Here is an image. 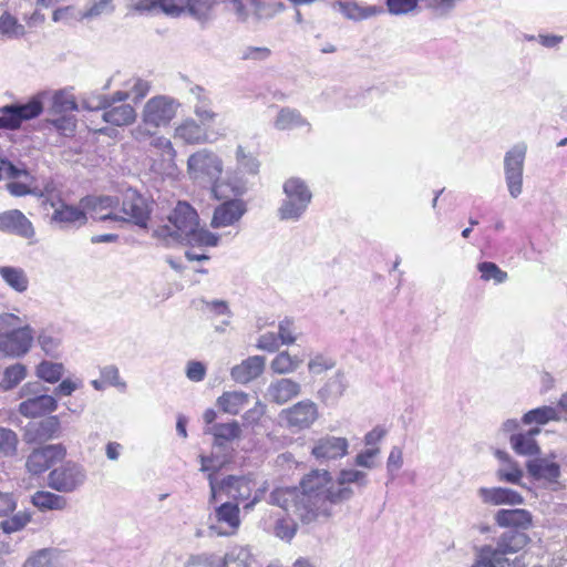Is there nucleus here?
I'll use <instances>...</instances> for the list:
<instances>
[{"label":"nucleus","mask_w":567,"mask_h":567,"mask_svg":"<svg viewBox=\"0 0 567 567\" xmlns=\"http://www.w3.org/2000/svg\"><path fill=\"white\" fill-rule=\"evenodd\" d=\"M557 420H559V416L556 409L547 405L530 410L523 416L524 424L536 423L537 425H544L549 421Z\"/></svg>","instance_id":"58836bf2"},{"label":"nucleus","mask_w":567,"mask_h":567,"mask_svg":"<svg viewBox=\"0 0 567 567\" xmlns=\"http://www.w3.org/2000/svg\"><path fill=\"white\" fill-rule=\"evenodd\" d=\"M234 7L236 13L243 20L249 17L262 18L268 14L266 3L260 0H234Z\"/></svg>","instance_id":"72a5a7b5"},{"label":"nucleus","mask_w":567,"mask_h":567,"mask_svg":"<svg viewBox=\"0 0 567 567\" xmlns=\"http://www.w3.org/2000/svg\"><path fill=\"white\" fill-rule=\"evenodd\" d=\"M23 567H56L51 549H41L30 556Z\"/></svg>","instance_id":"09e8293b"},{"label":"nucleus","mask_w":567,"mask_h":567,"mask_svg":"<svg viewBox=\"0 0 567 567\" xmlns=\"http://www.w3.org/2000/svg\"><path fill=\"white\" fill-rule=\"evenodd\" d=\"M56 409V400L49 394H41L22 401L19 404L20 414L29 419L41 417L45 414L54 412Z\"/></svg>","instance_id":"412c9836"},{"label":"nucleus","mask_w":567,"mask_h":567,"mask_svg":"<svg viewBox=\"0 0 567 567\" xmlns=\"http://www.w3.org/2000/svg\"><path fill=\"white\" fill-rule=\"evenodd\" d=\"M78 110V103L74 97L64 93H55L52 99L51 112L55 115L72 113Z\"/></svg>","instance_id":"de8ad7c7"},{"label":"nucleus","mask_w":567,"mask_h":567,"mask_svg":"<svg viewBox=\"0 0 567 567\" xmlns=\"http://www.w3.org/2000/svg\"><path fill=\"white\" fill-rule=\"evenodd\" d=\"M336 361L323 354H317L308 363V369L312 374H321L334 368Z\"/></svg>","instance_id":"864d4df0"},{"label":"nucleus","mask_w":567,"mask_h":567,"mask_svg":"<svg viewBox=\"0 0 567 567\" xmlns=\"http://www.w3.org/2000/svg\"><path fill=\"white\" fill-rule=\"evenodd\" d=\"M29 522L30 516L28 514H18L1 522V528L6 533H13L23 528Z\"/></svg>","instance_id":"4d7b16f0"},{"label":"nucleus","mask_w":567,"mask_h":567,"mask_svg":"<svg viewBox=\"0 0 567 567\" xmlns=\"http://www.w3.org/2000/svg\"><path fill=\"white\" fill-rule=\"evenodd\" d=\"M281 344L279 336L274 332H267L259 337L257 348L269 352H275Z\"/></svg>","instance_id":"13d9d810"},{"label":"nucleus","mask_w":567,"mask_h":567,"mask_svg":"<svg viewBox=\"0 0 567 567\" xmlns=\"http://www.w3.org/2000/svg\"><path fill=\"white\" fill-rule=\"evenodd\" d=\"M181 103L168 95H155L146 101L141 113V123L131 131L136 142H145L161 128L171 126L177 117Z\"/></svg>","instance_id":"f03ea898"},{"label":"nucleus","mask_w":567,"mask_h":567,"mask_svg":"<svg viewBox=\"0 0 567 567\" xmlns=\"http://www.w3.org/2000/svg\"><path fill=\"white\" fill-rule=\"evenodd\" d=\"M59 430V420L56 416H51L40 423L39 433L47 439L52 437Z\"/></svg>","instance_id":"0e129e2a"},{"label":"nucleus","mask_w":567,"mask_h":567,"mask_svg":"<svg viewBox=\"0 0 567 567\" xmlns=\"http://www.w3.org/2000/svg\"><path fill=\"white\" fill-rule=\"evenodd\" d=\"M302 360L291 355L288 351L279 352L271 361L270 368L277 374H287L293 372Z\"/></svg>","instance_id":"c9c22d12"},{"label":"nucleus","mask_w":567,"mask_h":567,"mask_svg":"<svg viewBox=\"0 0 567 567\" xmlns=\"http://www.w3.org/2000/svg\"><path fill=\"white\" fill-rule=\"evenodd\" d=\"M538 427L530 429L526 433H518L511 436L513 450L520 455H536L539 447L535 441V435L539 434Z\"/></svg>","instance_id":"c756f323"},{"label":"nucleus","mask_w":567,"mask_h":567,"mask_svg":"<svg viewBox=\"0 0 567 567\" xmlns=\"http://www.w3.org/2000/svg\"><path fill=\"white\" fill-rule=\"evenodd\" d=\"M65 456V450L61 445H49L34 450L28 457L27 470L39 475L49 470L56 461Z\"/></svg>","instance_id":"2eb2a0df"},{"label":"nucleus","mask_w":567,"mask_h":567,"mask_svg":"<svg viewBox=\"0 0 567 567\" xmlns=\"http://www.w3.org/2000/svg\"><path fill=\"white\" fill-rule=\"evenodd\" d=\"M208 482L210 487V499L214 502L218 493H225L228 497L241 502L249 499L252 493L254 482L245 476H228L220 483L216 480V471L208 473Z\"/></svg>","instance_id":"6e6552de"},{"label":"nucleus","mask_w":567,"mask_h":567,"mask_svg":"<svg viewBox=\"0 0 567 567\" xmlns=\"http://www.w3.org/2000/svg\"><path fill=\"white\" fill-rule=\"evenodd\" d=\"M94 110H102V118L112 126H128L136 120L135 109L127 103H100Z\"/></svg>","instance_id":"6ab92c4d"},{"label":"nucleus","mask_w":567,"mask_h":567,"mask_svg":"<svg viewBox=\"0 0 567 567\" xmlns=\"http://www.w3.org/2000/svg\"><path fill=\"white\" fill-rule=\"evenodd\" d=\"M496 456L504 462H507L509 464V470H499L497 472V477L502 482H509V483H518L523 476L522 470L518 467L517 463L513 462L508 454L503 451H497Z\"/></svg>","instance_id":"c03bdc74"},{"label":"nucleus","mask_w":567,"mask_h":567,"mask_svg":"<svg viewBox=\"0 0 567 567\" xmlns=\"http://www.w3.org/2000/svg\"><path fill=\"white\" fill-rule=\"evenodd\" d=\"M0 32L8 38H22L25 35V28L10 12L4 11L0 16Z\"/></svg>","instance_id":"a19ab883"},{"label":"nucleus","mask_w":567,"mask_h":567,"mask_svg":"<svg viewBox=\"0 0 567 567\" xmlns=\"http://www.w3.org/2000/svg\"><path fill=\"white\" fill-rule=\"evenodd\" d=\"M168 221L171 225L158 227L155 230L158 237H188L198 226V215L188 203L178 202L169 215Z\"/></svg>","instance_id":"39448f33"},{"label":"nucleus","mask_w":567,"mask_h":567,"mask_svg":"<svg viewBox=\"0 0 567 567\" xmlns=\"http://www.w3.org/2000/svg\"><path fill=\"white\" fill-rule=\"evenodd\" d=\"M192 240L199 246L214 247L218 244L219 237L207 229H194V233H190Z\"/></svg>","instance_id":"5fc2aeb1"},{"label":"nucleus","mask_w":567,"mask_h":567,"mask_svg":"<svg viewBox=\"0 0 567 567\" xmlns=\"http://www.w3.org/2000/svg\"><path fill=\"white\" fill-rule=\"evenodd\" d=\"M365 473L358 470H341L334 480L336 488H346L350 492V498L353 495L352 488L349 487L351 483H364Z\"/></svg>","instance_id":"49530a36"},{"label":"nucleus","mask_w":567,"mask_h":567,"mask_svg":"<svg viewBox=\"0 0 567 567\" xmlns=\"http://www.w3.org/2000/svg\"><path fill=\"white\" fill-rule=\"evenodd\" d=\"M18 436L10 430L0 427V452L4 455H13L17 452Z\"/></svg>","instance_id":"8fccbe9b"},{"label":"nucleus","mask_w":567,"mask_h":567,"mask_svg":"<svg viewBox=\"0 0 567 567\" xmlns=\"http://www.w3.org/2000/svg\"><path fill=\"white\" fill-rule=\"evenodd\" d=\"M117 202L112 197H100L94 200L92 206L91 217L94 220L104 221V220H120L118 214L115 212L117 206Z\"/></svg>","instance_id":"2f4dec72"},{"label":"nucleus","mask_w":567,"mask_h":567,"mask_svg":"<svg viewBox=\"0 0 567 567\" xmlns=\"http://www.w3.org/2000/svg\"><path fill=\"white\" fill-rule=\"evenodd\" d=\"M334 6L346 18L355 21L368 19L379 12L374 7H360L354 1H338Z\"/></svg>","instance_id":"f704fd0d"},{"label":"nucleus","mask_w":567,"mask_h":567,"mask_svg":"<svg viewBox=\"0 0 567 567\" xmlns=\"http://www.w3.org/2000/svg\"><path fill=\"white\" fill-rule=\"evenodd\" d=\"M31 504L40 512L63 511L68 506V501L64 496L49 491H37L31 496Z\"/></svg>","instance_id":"c85d7f7f"},{"label":"nucleus","mask_w":567,"mask_h":567,"mask_svg":"<svg viewBox=\"0 0 567 567\" xmlns=\"http://www.w3.org/2000/svg\"><path fill=\"white\" fill-rule=\"evenodd\" d=\"M306 124L305 118L296 110L282 109L276 118L275 126L278 130H292Z\"/></svg>","instance_id":"37998d69"},{"label":"nucleus","mask_w":567,"mask_h":567,"mask_svg":"<svg viewBox=\"0 0 567 567\" xmlns=\"http://www.w3.org/2000/svg\"><path fill=\"white\" fill-rule=\"evenodd\" d=\"M481 278L484 281L493 280L495 284H503L507 280V272L502 270L495 262L483 261L477 265Z\"/></svg>","instance_id":"a18cd8bd"},{"label":"nucleus","mask_w":567,"mask_h":567,"mask_svg":"<svg viewBox=\"0 0 567 567\" xmlns=\"http://www.w3.org/2000/svg\"><path fill=\"white\" fill-rule=\"evenodd\" d=\"M152 138L151 145L159 151L163 156L167 155L169 159H174L176 157V150L169 138L165 136H157V134Z\"/></svg>","instance_id":"6e6d98bb"},{"label":"nucleus","mask_w":567,"mask_h":567,"mask_svg":"<svg viewBox=\"0 0 567 567\" xmlns=\"http://www.w3.org/2000/svg\"><path fill=\"white\" fill-rule=\"evenodd\" d=\"M349 499L350 492L336 488L332 474L323 468H312L298 485L277 487L270 493V503L293 515L302 526L329 519L331 506Z\"/></svg>","instance_id":"f257e3e1"},{"label":"nucleus","mask_w":567,"mask_h":567,"mask_svg":"<svg viewBox=\"0 0 567 567\" xmlns=\"http://www.w3.org/2000/svg\"><path fill=\"white\" fill-rule=\"evenodd\" d=\"M271 51L266 47H248L243 51V60H266Z\"/></svg>","instance_id":"052dcab7"},{"label":"nucleus","mask_w":567,"mask_h":567,"mask_svg":"<svg viewBox=\"0 0 567 567\" xmlns=\"http://www.w3.org/2000/svg\"><path fill=\"white\" fill-rule=\"evenodd\" d=\"M249 404V395L243 391H226L217 398L218 409L230 415L239 414Z\"/></svg>","instance_id":"393cba45"},{"label":"nucleus","mask_w":567,"mask_h":567,"mask_svg":"<svg viewBox=\"0 0 567 567\" xmlns=\"http://www.w3.org/2000/svg\"><path fill=\"white\" fill-rule=\"evenodd\" d=\"M0 277L14 291L23 293L29 288V278L22 268L1 266Z\"/></svg>","instance_id":"7c9ffc66"},{"label":"nucleus","mask_w":567,"mask_h":567,"mask_svg":"<svg viewBox=\"0 0 567 567\" xmlns=\"http://www.w3.org/2000/svg\"><path fill=\"white\" fill-rule=\"evenodd\" d=\"M37 377L48 383H56L60 381L64 373L62 363L41 361L35 368Z\"/></svg>","instance_id":"4c0bfd02"},{"label":"nucleus","mask_w":567,"mask_h":567,"mask_svg":"<svg viewBox=\"0 0 567 567\" xmlns=\"http://www.w3.org/2000/svg\"><path fill=\"white\" fill-rule=\"evenodd\" d=\"M300 392V385L291 379H281L270 384L268 394L271 401L284 404L296 398Z\"/></svg>","instance_id":"bb28decb"},{"label":"nucleus","mask_w":567,"mask_h":567,"mask_svg":"<svg viewBox=\"0 0 567 567\" xmlns=\"http://www.w3.org/2000/svg\"><path fill=\"white\" fill-rule=\"evenodd\" d=\"M27 377V368L22 363H14L7 367L0 383L6 391L16 388Z\"/></svg>","instance_id":"ea45409f"},{"label":"nucleus","mask_w":567,"mask_h":567,"mask_svg":"<svg viewBox=\"0 0 567 567\" xmlns=\"http://www.w3.org/2000/svg\"><path fill=\"white\" fill-rule=\"evenodd\" d=\"M16 501L11 493L0 492V516H7L16 509Z\"/></svg>","instance_id":"338daca9"},{"label":"nucleus","mask_w":567,"mask_h":567,"mask_svg":"<svg viewBox=\"0 0 567 567\" xmlns=\"http://www.w3.org/2000/svg\"><path fill=\"white\" fill-rule=\"evenodd\" d=\"M403 464V453L400 447L394 446L388 457V471L389 472H396L401 468Z\"/></svg>","instance_id":"69168bd1"},{"label":"nucleus","mask_w":567,"mask_h":567,"mask_svg":"<svg viewBox=\"0 0 567 567\" xmlns=\"http://www.w3.org/2000/svg\"><path fill=\"white\" fill-rule=\"evenodd\" d=\"M287 200L279 208L282 219H295L301 216L311 202V192L306 183L298 177H290L284 184Z\"/></svg>","instance_id":"423d86ee"},{"label":"nucleus","mask_w":567,"mask_h":567,"mask_svg":"<svg viewBox=\"0 0 567 567\" xmlns=\"http://www.w3.org/2000/svg\"><path fill=\"white\" fill-rule=\"evenodd\" d=\"M292 515L287 514V516H282L278 518L274 525V534L276 537L280 538L286 543H290L298 532V523L300 522L293 519Z\"/></svg>","instance_id":"e433bc0d"},{"label":"nucleus","mask_w":567,"mask_h":567,"mask_svg":"<svg viewBox=\"0 0 567 567\" xmlns=\"http://www.w3.org/2000/svg\"><path fill=\"white\" fill-rule=\"evenodd\" d=\"M265 414V405L257 401L254 408L249 409L244 415L243 419L247 424H256L259 422L261 416Z\"/></svg>","instance_id":"e2e57ef3"},{"label":"nucleus","mask_w":567,"mask_h":567,"mask_svg":"<svg viewBox=\"0 0 567 567\" xmlns=\"http://www.w3.org/2000/svg\"><path fill=\"white\" fill-rule=\"evenodd\" d=\"M0 231L32 239L35 235L32 223L19 209L0 213Z\"/></svg>","instance_id":"a211bd4d"},{"label":"nucleus","mask_w":567,"mask_h":567,"mask_svg":"<svg viewBox=\"0 0 567 567\" xmlns=\"http://www.w3.org/2000/svg\"><path fill=\"white\" fill-rule=\"evenodd\" d=\"M51 124L63 136H72L76 128V118L73 115H62L51 121Z\"/></svg>","instance_id":"603ef678"},{"label":"nucleus","mask_w":567,"mask_h":567,"mask_svg":"<svg viewBox=\"0 0 567 567\" xmlns=\"http://www.w3.org/2000/svg\"><path fill=\"white\" fill-rule=\"evenodd\" d=\"M527 152L524 143L514 145L505 155L504 166L508 190L513 197L522 193L523 168Z\"/></svg>","instance_id":"9b49d317"},{"label":"nucleus","mask_w":567,"mask_h":567,"mask_svg":"<svg viewBox=\"0 0 567 567\" xmlns=\"http://www.w3.org/2000/svg\"><path fill=\"white\" fill-rule=\"evenodd\" d=\"M186 375L190 381H203L206 375V367L199 361H190L187 364Z\"/></svg>","instance_id":"bf43d9fd"},{"label":"nucleus","mask_w":567,"mask_h":567,"mask_svg":"<svg viewBox=\"0 0 567 567\" xmlns=\"http://www.w3.org/2000/svg\"><path fill=\"white\" fill-rule=\"evenodd\" d=\"M84 474L75 464H65L49 474V486L58 492L70 493L84 482Z\"/></svg>","instance_id":"ddd939ff"},{"label":"nucleus","mask_w":567,"mask_h":567,"mask_svg":"<svg viewBox=\"0 0 567 567\" xmlns=\"http://www.w3.org/2000/svg\"><path fill=\"white\" fill-rule=\"evenodd\" d=\"M224 171L221 158L213 151L202 148L189 155L187 159V174L194 182L212 187L217 199L229 197L224 192V184L219 182Z\"/></svg>","instance_id":"7ed1b4c3"},{"label":"nucleus","mask_w":567,"mask_h":567,"mask_svg":"<svg viewBox=\"0 0 567 567\" xmlns=\"http://www.w3.org/2000/svg\"><path fill=\"white\" fill-rule=\"evenodd\" d=\"M190 4V0H138L137 7L151 10L159 7L165 13L178 16L185 11Z\"/></svg>","instance_id":"473e14b6"},{"label":"nucleus","mask_w":567,"mask_h":567,"mask_svg":"<svg viewBox=\"0 0 567 567\" xmlns=\"http://www.w3.org/2000/svg\"><path fill=\"white\" fill-rule=\"evenodd\" d=\"M152 204L147 198L133 189H127L122 197L120 220L146 228L151 219Z\"/></svg>","instance_id":"0eeeda50"},{"label":"nucleus","mask_w":567,"mask_h":567,"mask_svg":"<svg viewBox=\"0 0 567 567\" xmlns=\"http://www.w3.org/2000/svg\"><path fill=\"white\" fill-rule=\"evenodd\" d=\"M265 369V358L252 355L231 369V378L238 383H248L258 378Z\"/></svg>","instance_id":"b1692460"},{"label":"nucleus","mask_w":567,"mask_h":567,"mask_svg":"<svg viewBox=\"0 0 567 567\" xmlns=\"http://www.w3.org/2000/svg\"><path fill=\"white\" fill-rule=\"evenodd\" d=\"M216 518L218 523H225L227 529L219 532V535H234L240 526L239 507L238 504L224 503L216 508Z\"/></svg>","instance_id":"cd10ccee"},{"label":"nucleus","mask_w":567,"mask_h":567,"mask_svg":"<svg viewBox=\"0 0 567 567\" xmlns=\"http://www.w3.org/2000/svg\"><path fill=\"white\" fill-rule=\"evenodd\" d=\"M529 540L528 535L524 532H506L498 538L496 548L485 546L481 549L480 559L473 567H496L501 563L502 556L522 550Z\"/></svg>","instance_id":"20e7f679"},{"label":"nucleus","mask_w":567,"mask_h":567,"mask_svg":"<svg viewBox=\"0 0 567 567\" xmlns=\"http://www.w3.org/2000/svg\"><path fill=\"white\" fill-rule=\"evenodd\" d=\"M478 494L485 504L489 505H520L524 503L523 496L509 488L504 487H481Z\"/></svg>","instance_id":"5701e85b"},{"label":"nucleus","mask_w":567,"mask_h":567,"mask_svg":"<svg viewBox=\"0 0 567 567\" xmlns=\"http://www.w3.org/2000/svg\"><path fill=\"white\" fill-rule=\"evenodd\" d=\"M245 212L246 206L243 200H226L215 208L210 223L212 227L221 228L231 226L241 218Z\"/></svg>","instance_id":"aec40b11"},{"label":"nucleus","mask_w":567,"mask_h":567,"mask_svg":"<svg viewBox=\"0 0 567 567\" xmlns=\"http://www.w3.org/2000/svg\"><path fill=\"white\" fill-rule=\"evenodd\" d=\"M278 336L281 344H292L297 340L295 322L290 318H285L279 322Z\"/></svg>","instance_id":"3c124183"},{"label":"nucleus","mask_w":567,"mask_h":567,"mask_svg":"<svg viewBox=\"0 0 567 567\" xmlns=\"http://www.w3.org/2000/svg\"><path fill=\"white\" fill-rule=\"evenodd\" d=\"M348 447L346 437L326 435L315 442L311 455L320 462L336 461L347 455Z\"/></svg>","instance_id":"4468645a"},{"label":"nucleus","mask_w":567,"mask_h":567,"mask_svg":"<svg viewBox=\"0 0 567 567\" xmlns=\"http://www.w3.org/2000/svg\"><path fill=\"white\" fill-rule=\"evenodd\" d=\"M45 204L54 209L52 220L63 225H84L86 223V214L81 208L65 204L59 195L48 194Z\"/></svg>","instance_id":"dca6fc26"},{"label":"nucleus","mask_w":567,"mask_h":567,"mask_svg":"<svg viewBox=\"0 0 567 567\" xmlns=\"http://www.w3.org/2000/svg\"><path fill=\"white\" fill-rule=\"evenodd\" d=\"M528 473L536 480H544L556 483L560 475V467L557 463L546 458H536L527 464Z\"/></svg>","instance_id":"a878e982"},{"label":"nucleus","mask_w":567,"mask_h":567,"mask_svg":"<svg viewBox=\"0 0 567 567\" xmlns=\"http://www.w3.org/2000/svg\"><path fill=\"white\" fill-rule=\"evenodd\" d=\"M173 137L184 145H200L210 142L209 128L192 117L182 120L173 132Z\"/></svg>","instance_id":"f3484780"},{"label":"nucleus","mask_w":567,"mask_h":567,"mask_svg":"<svg viewBox=\"0 0 567 567\" xmlns=\"http://www.w3.org/2000/svg\"><path fill=\"white\" fill-rule=\"evenodd\" d=\"M43 111L39 97H32L25 104H12L0 107V128L18 130L22 122L38 117Z\"/></svg>","instance_id":"9d476101"},{"label":"nucleus","mask_w":567,"mask_h":567,"mask_svg":"<svg viewBox=\"0 0 567 567\" xmlns=\"http://www.w3.org/2000/svg\"><path fill=\"white\" fill-rule=\"evenodd\" d=\"M207 433L214 435L216 441H231L239 437L241 430L237 421L214 424Z\"/></svg>","instance_id":"79ce46f5"},{"label":"nucleus","mask_w":567,"mask_h":567,"mask_svg":"<svg viewBox=\"0 0 567 567\" xmlns=\"http://www.w3.org/2000/svg\"><path fill=\"white\" fill-rule=\"evenodd\" d=\"M497 526L526 530L533 525V516L527 509H499L495 515Z\"/></svg>","instance_id":"4be33fe9"},{"label":"nucleus","mask_w":567,"mask_h":567,"mask_svg":"<svg viewBox=\"0 0 567 567\" xmlns=\"http://www.w3.org/2000/svg\"><path fill=\"white\" fill-rule=\"evenodd\" d=\"M240 555L241 553H227L224 557V567H248L246 559Z\"/></svg>","instance_id":"774afa93"},{"label":"nucleus","mask_w":567,"mask_h":567,"mask_svg":"<svg viewBox=\"0 0 567 567\" xmlns=\"http://www.w3.org/2000/svg\"><path fill=\"white\" fill-rule=\"evenodd\" d=\"M34 330L22 326L0 333V353L7 358H21L32 348Z\"/></svg>","instance_id":"1a4fd4ad"},{"label":"nucleus","mask_w":567,"mask_h":567,"mask_svg":"<svg viewBox=\"0 0 567 567\" xmlns=\"http://www.w3.org/2000/svg\"><path fill=\"white\" fill-rule=\"evenodd\" d=\"M318 416V406L310 400L300 401L281 412V417L286 422V425L295 430L310 427L317 421Z\"/></svg>","instance_id":"f8f14e48"},{"label":"nucleus","mask_w":567,"mask_h":567,"mask_svg":"<svg viewBox=\"0 0 567 567\" xmlns=\"http://www.w3.org/2000/svg\"><path fill=\"white\" fill-rule=\"evenodd\" d=\"M195 115L198 117V124L204 125V127H209V124L213 123L217 116V114L207 106H195L194 110Z\"/></svg>","instance_id":"680f3d73"}]
</instances>
